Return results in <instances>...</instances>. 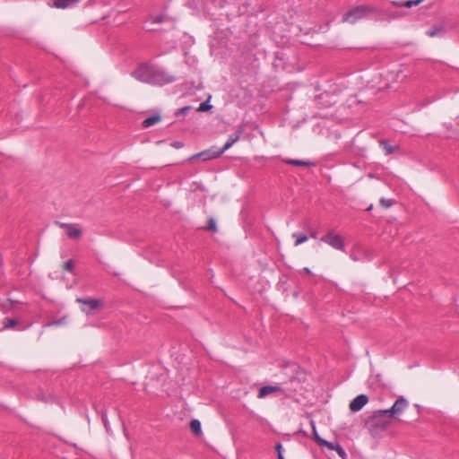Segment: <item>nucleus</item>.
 I'll return each mask as SVG.
<instances>
[{
  "mask_svg": "<svg viewBox=\"0 0 459 459\" xmlns=\"http://www.w3.org/2000/svg\"><path fill=\"white\" fill-rule=\"evenodd\" d=\"M160 120H161V117H160V116H158V115L147 117L146 119L143 120V126L147 128L149 126H152L159 123Z\"/></svg>",
  "mask_w": 459,
  "mask_h": 459,
  "instance_id": "obj_14",
  "label": "nucleus"
},
{
  "mask_svg": "<svg viewBox=\"0 0 459 459\" xmlns=\"http://www.w3.org/2000/svg\"><path fill=\"white\" fill-rule=\"evenodd\" d=\"M67 322V316H63L62 318H60L59 320L57 321H55L53 322L51 325H65Z\"/></svg>",
  "mask_w": 459,
  "mask_h": 459,
  "instance_id": "obj_26",
  "label": "nucleus"
},
{
  "mask_svg": "<svg viewBox=\"0 0 459 459\" xmlns=\"http://www.w3.org/2000/svg\"><path fill=\"white\" fill-rule=\"evenodd\" d=\"M385 151H386V152H387V153H391V152H393V148H392V147H390V146H386V145H385Z\"/></svg>",
  "mask_w": 459,
  "mask_h": 459,
  "instance_id": "obj_30",
  "label": "nucleus"
},
{
  "mask_svg": "<svg viewBox=\"0 0 459 459\" xmlns=\"http://www.w3.org/2000/svg\"><path fill=\"white\" fill-rule=\"evenodd\" d=\"M310 424H311V428H312L313 437H314L315 441L317 443V437H320V436L318 435V433L316 431L315 421L311 420Z\"/></svg>",
  "mask_w": 459,
  "mask_h": 459,
  "instance_id": "obj_23",
  "label": "nucleus"
},
{
  "mask_svg": "<svg viewBox=\"0 0 459 459\" xmlns=\"http://www.w3.org/2000/svg\"><path fill=\"white\" fill-rule=\"evenodd\" d=\"M380 204L385 208H389L393 205L392 200L382 198L380 200Z\"/></svg>",
  "mask_w": 459,
  "mask_h": 459,
  "instance_id": "obj_24",
  "label": "nucleus"
},
{
  "mask_svg": "<svg viewBox=\"0 0 459 459\" xmlns=\"http://www.w3.org/2000/svg\"><path fill=\"white\" fill-rule=\"evenodd\" d=\"M387 416L386 413H383V410L376 411L371 417L367 420L366 425L368 426L369 431L372 434H377L379 431L384 430L389 421L385 420V417Z\"/></svg>",
  "mask_w": 459,
  "mask_h": 459,
  "instance_id": "obj_2",
  "label": "nucleus"
},
{
  "mask_svg": "<svg viewBox=\"0 0 459 459\" xmlns=\"http://www.w3.org/2000/svg\"><path fill=\"white\" fill-rule=\"evenodd\" d=\"M368 403V396L366 394H359L350 403L349 409L352 412H357L360 411Z\"/></svg>",
  "mask_w": 459,
  "mask_h": 459,
  "instance_id": "obj_8",
  "label": "nucleus"
},
{
  "mask_svg": "<svg viewBox=\"0 0 459 459\" xmlns=\"http://www.w3.org/2000/svg\"><path fill=\"white\" fill-rule=\"evenodd\" d=\"M402 76V70H392L387 71L381 74L383 78V83L379 85L380 89L389 88L392 84L399 82V78Z\"/></svg>",
  "mask_w": 459,
  "mask_h": 459,
  "instance_id": "obj_4",
  "label": "nucleus"
},
{
  "mask_svg": "<svg viewBox=\"0 0 459 459\" xmlns=\"http://www.w3.org/2000/svg\"><path fill=\"white\" fill-rule=\"evenodd\" d=\"M275 449H276L277 454H278V458L279 459H284V457L282 455V453H281V449H282L281 444L276 445Z\"/></svg>",
  "mask_w": 459,
  "mask_h": 459,
  "instance_id": "obj_27",
  "label": "nucleus"
},
{
  "mask_svg": "<svg viewBox=\"0 0 459 459\" xmlns=\"http://www.w3.org/2000/svg\"><path fill=\"white\" fill-rule=\"evenodd\" d=\"M206 230H212V231H217L216 223H215V221L213 219H210L209 220L208 225L206 227Z\"/></svg>",
  "mask_w": 459,
  "mask_h": 459,
  "instance_id": "obj_22",
  "label": "nucleus"
},
{
  "mask_svg": "<svg viewBox=\"0 0 459 459\" xmlns=\"http://www.w3.org/2000/svg\"><path fill=\"white\" fill-rule=\"evenodd\" d=\"M17 324L15 319H6L4 321V328H12Z\"/></svg>",
  "mask_w": 459,
  "mask_h": 459,
  "instance_id": "obj_25",
  "label": "nucleus"
},
{
  "mask_svg": "<svg viewBox=\"0 0 459 459\" xmlns=\"http://www.w3.org/2000/svg\"><path fill=\"white\" fill-rule=\"evenodd\" d=\"M76 301L83 306L82 311L87 315H90L91 311L100 309L102 307V302L99 299H77Z\"/></svg>",
  "mask_w": 459,
  "mask_h": 459,
  "instance_id": "obj_7",
  "label": "nucleus"
},
{
  "mask_svg": "<svg viewBox=\"0 0 459 459\" xmlns=\"http://www.w3.org/2000/svg\"><path fill=\"white\" fill-rule=\"evenodd\" d=\"M292 238H295V247H298L301 245L302 243H305L307 240V237L306 235H299L297 233L292 234Z\"/></svg>",
  "mask_w": 459,
  "mask_h": 459,
  "instance_id": "obj_16",
  "label": "nucleus"
},
{
  "mask_svg": "<svg viewBox=\"0 0 459 459\" xmlns=\"http://www.w3.org/2000/svg\"><path fill=\"white\" fill-rule=\"evenodd\" d=\"M320 241L331 246L334 249L341 251H343L344 249L342 238L333 232L326 233L320 238Z\"/></svg>",
  "mask_w": 459,
  "mask_h": 459,
  "instance_id": "obj_3",
  "label": "nucleus"
},
{
  "mask_svg": "<svg viewBox=\"0 0 459 459\" xmlns=\"http://www.w3.org/2000/svg\"><path fill=\"white\" fill-rule=\"evenodd\" d=\"M190 429L195 436H200L202 434L201 422L198 420H191Z\"/></svg>",
  "mask_w": 459,
  "mask_h": 459,
  "instance_id": "obj_13",
  "label": "nucleus"
},
{
  "mask_svg": "<svg viewBox=\"0 0 459 459\" xmlns=\"http://www.w3.org/2000/svg\"><path fill=\"white\" fill-rule=\"evenodd\" d=\"M279 391H281V388L276 385L275 386H273V385L263 386L259 390L258 398H260V399L264 398L265 396H267L273 393H277Z\"/></svg>",
  "mask_w": 459,
  "mask_h": 459,
  "instance_id": "obj_10",
  "label": "nucleus"
},
{
  "mask_svg": "<svg viewBox=\"0 0 459 459\" xmlns=\"http://www.w3.org/2000/svg\"><path fill=\"white\" fill-rule=\"evenodd\" d=\"M445 29L441 25H435L426 31V35L429 38L440 37L444 34Z\"/></svg>",
  "mask_w": 459,
  "mask_h": 459,
  "instance_id": "obj_11",
  "label": "nucleus"
},
{
  "mask_svg": "<svg viewBox=\"0 0 459 459\" xmlns=\"http://www.w3.org/2000/svg\"><path fill=\"white\" fill-rule=\"evenodd\" d=\"M172 146H174L175 148H181L183 144L179 142H175L172 143Z\"/></svg>",
  "mask_w": 459,
  "mask_h": 459,
  "instance_id": "obj_29",
  "label": "nucleus"
},
{
  "mask_svg": "<svg viewBox=\"0 0 459 459\" xmlns=\"http://www.w3.org/2000/svg\"><path fill=\"white\" fill-rule=\"evenodd\" d=\"M243 133V128L240 127L235 134L229 136L228 141L223 147L219 150H207L197 154V157L202 158L204 160H212L220 157L225 151L230 149L236 142H238Z\"/></svg>",
  "mask_w": 459,
  "mask_h": 459,
  "instance_id": "obj_1",
  "label": "nucleus"
},
{
  "mask_svg": "<svg viewBox=\"0 0 459 459\" xmlns=\"http://www.w3.org/2000/svg\"><path fill=\"white\" fill-rule=\"evenodd\" d=\"M311 237L315 238L316 237V234L315 232H313V233L311 234Z\"/></svg>",
  "mask_w": 459,
  "mask_h": 459,
  "instance_id": "obj_32",
  "label": "nucleus"
},
{
  "mask_svg": "<svg viewBox=\"0 0 459 459\" xmlns=\"http://www.w3.org/2000/svg\"><path fill=\"white\" fill-rule=\"evenodd\" d=\"M188 109H189V107H184V108H180L177 114H179V113L184 114V113H186Z\"/></svg>",
  "mask_w": 459,
  "mask_h": 459,
  "instance_id": "obj_28",
  "label": "nucleus"
},
{
  "mask_svg": "<svg viewBox=\"0 0 459 459\" xmlns=\"http://www.w3.org/2000/svg\"><path fill=\"white\" fill-rule=\"evenodd\" d=\"M406 79V75H403L401 81H403Z\"/></svg>",
  "mask_w": 459,
  "mask_h": 459,
  "instance_id": "obj_33",
  "label": "nucleus"
},
{
  "mask_svg": "<svg viewBox=\"0 0 459 459\" xmlns=\"http://www.w3.org/2000/svg\"><path fill=\"white\" fill-rule=\"evenodd\" d=\"M63 269L71 272L74 268V263L72 260L65 262L62 265Z\"/></svg>",
  "mask_w": 459,
  "mask_h": 459,
  "instance_id": "obj_21",
  "label": "nucleus"
},
{
  "mask_svg": "<svg viewBox=\"0 0 459 459\" xmlns=\"http://www.w3.org/2000/svg\"><path fill=\"white\" fill-rule=\"evenodd\" d=\"M334 451H336L339 456L342 457V459H347V454L339 444H336Z\"/></svg>",
  "mask_w": 459,
  "mask_h": 459,
  "instance_id": "obj_20",
  "label": "nucleus"
},
{
  "mask_svg": "<svg viewBox=\"0 0 459 459\" xmlns=\"http://www.w3.org/2000/svg\"><path fill=\"white\" fill-rule=\"evenodd\" d=\"M75 0H55L54 5L56 8H66Z\"/></svg>",
  "mask_w": 459,
  "mask_h": 459,
  "instance_id": "obj_15",
  "label": "nucleus"
},
{
  "mask_svg": "<svg viewBox=\"0 0 459 459\" xmlns=\"http://www.w3.org/2000/svg\"><path fill=\"white\" fill-rule=\"evenodd\" d=\"M169 80H162L161 82H168Z\"/></svg>",
  "mask_w": 459,
  "mask_h": 459,
  "instance_id": "obj_34",
  "label": "nucleus"
},
{
  "mask_svg": "<svg viewBox=\"0 0 459 459\" xmlns=\"http://www.w3.org/2000/svg\"><path fill=\"white\" fill-rule=\"evenodd\" d=\"M370 11L371 9L367 6L353 8L346 13V15L343 17V21L350 23H354L357 20L364 17Z\"/></svg>",
  "mask_w": 459,
  "mask_h": 459,
  "instance_id": "obj_6",
  "label": "nucleus"
},
{
  "mask_svg": "<svg viewBox=\"0 0 459 459\" xmlns=\"http://www.w3.org/2000/svg\"><path fill=\"white\" fill-rule=\"evenodd\" d=\"M212 108V106L209 104V100H208L201 103L199 105V107L197 108L196 111L197 112H205V111H209Z\"/></svg>",
  "mask_w": 459,
  "mask_h": 459,
  "instance_id": "obj_19",
  "label": "nucleus"
},
{
  "mask_svg": "<svg viewBox=\"0 0 459 459\" xmlns=\"http://www.w3.org/2000/svg\"><path fill=\"white\" fill-rule=\"evenodd\" d=\"M422 1L423 0H408V1H405V2H396V1H394L393 4L397 6V7L411 8L412 6L419 5L420 3H422Z\"/></svg>",
  "mask_w": 459,
  "mask_h": 459,
  "instance_id": "obj_12",
  "label": "nucleus"
},
{
  "mask_svg": "<svg viewBox=\"0 0 459 459\" xmlns=\"http://www.w3.org/2000/svg\"><path fill=\"white\" fill-rule=\"evenodd\" d=\"M62 227L65 229L66 234L70 238L79 239L82 236V230L72 224H62Z\"/></svg>",
  "mask_w": 459,
  "mask_h": 459,
  "instance_id": "obj_9",
  "label": "nucleus"
},
{
  "mask_svg": "<svg viewBox=\"0 0 459 459\" xmlns=\"http://www.w3.org/2000/svg\"><path fill=\"white\" fill-rule=\"evenodd\" d=\"M317 444L320 446H325L330 450H334V447L336 446V444L328 442V441L323 439L322 437H317Z\"/></svg>",
  "mask_w": 459,
  "mask_h": 459,
  "instance_id": "obj_18",
  "label": "nucleus"
},
{
  "mask_svg": "<svg viewBox=\"0 0 459 459\" xmlns=\"http://www.w3.org/2000/svg\"><path fill=\"white\" fill-rule=\"evenodd\" d=\"M284 162L287 164L294 165V166H310L308 161L299 160H284Z\"/></svg>",
  "mask_w": 459,
  "mask_h": 459,
  "instance_id": "obj_17",
  "label": "nucleus"
},
{
  "mask_svg": "<svg viewBox=\"0 0 459 459\" xmlns=\"http://www.w3.org/2000/svg\"><path fill=\"white\" fill-rule=\"evenodd\" d=\"M408 401L404 398H399L395 401L394 405L387 410H383V413H386L388 417H397L402 414L408 407Z\"/></svg>",
  "mask_w": 459,
  "mask_h": 459,
  "instance_id": "obj_5",
  "label": "nucleus"
},
{
  "mask_svg": "<svg viewBox=\"0 0 459 459\" xmlns=\"http://www.w3.org/2000/svg\"><path fill=\"white\" fill-rule=\"evenodd\" d=\"M304 271H305L307 273H308V274H309V273H311L310 269H309V268H307V267H305V268H304Z\"/></svg>",
  "mask_w": 459,
  "mask_h": 459,
  "instance_id": "obj_31",
  "label": "nucleus"
}]
</instances>
